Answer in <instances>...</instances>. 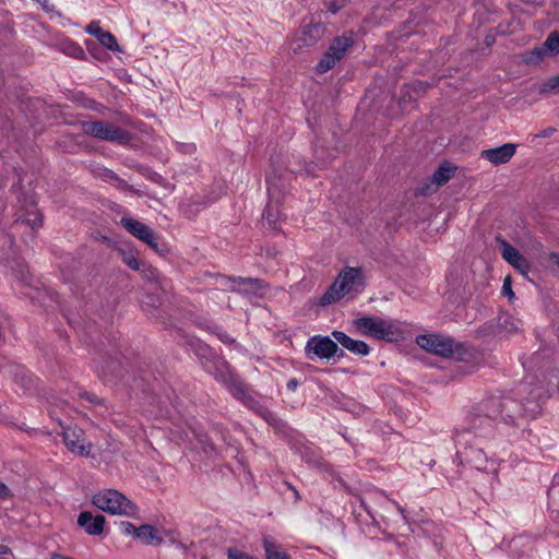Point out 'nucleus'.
<instances>
[{
  "mask_svg": "<svg viewBox=\"0 0 559 559\" xmlns=\"http://www.w3.org/2000/svg\"><path fill=\"white\" fill-rule=\"evenodd\" d=\"M549 506L555 510H559V476H555L554 484L548 490Z\"/></svg>",
  "mask_w": 559,
  "mask_h": 559,
  "instance_id": "30",
  "label": "nucleus"
},
{
  "mask_svg": "<svg viewBox=\"0 0 559 559\" xmlns=\"http://www.w3.org/2000/svg\"><path fill=\"white\" fill-rule=\"evenodd\" d=\"M10 552V548L5 545L0 544V556L8 555Z\"/></svg>",
  "mask_w": 559,
  "mask_h": 559,
  "instance_id": "47",
  "label": "nucleus"
},
{
  "mask_svg": "<svg viewBox=\"0 0 559 559\" xmlns=\"http://www.w3.org/2000/svg\"><path fill=\"white\" fill-rule=\"evenodd\" d=\"M332 336L336 341V344H340L355 355L367 356L370 352L369 346L364 341L354 340L342 331L334 330Z\"/></svg>",
  "mask_w": 559,
  "mask_h": 559,
  "instance_id": "19",
  "label": "nucleus"
},
{
  "mask_svg": "<svg viewBox=\"0 0 559 559\" xmlns=\"http://www.w3.org/2000/svg\"><path fill=\"white\" fill-rule=\"evenodd\" d=\"M99 176L105 180V181H112L114 182V186L117 188V189H120V190H123V191H129V192H133V193H136L139 195H141V192L139 190H136L133 186L129 185L126 180H123L122 178H120L115 171H112L111 169H108V168H104L102 169Z\"/></svg>",
  "mask_w": 559,
  "mask_h": 559,
  "instance_id": "25",
  "label": "nucleus"
},
{
  "mask_svg": "<svg viewBox=\"0 0 559 559\" xmlns=\"http://www.w3.org/2000/svg\"><path fill=\"white\" fill-rule=\"evenodd\" d=\"M263 548L266 559H290L289 555L283 551L272 537L263 538Z\"/></svg>",
  "mask_w": 559,
  "mask_h": 559,
  "instance_id": "26",
  "label": "nucleus"
},
{
  "mask_svg": "<svg viewBox=\"0 0 559 559\" xmlns=\"http://www.w3.org/2000/svg\"><path fill=\"white\" fill-rule=\"evenodd\" d=\"M206 329L212 333L216 334L219 337V340L224 343H229L234 341L226 332L221 331L218 328L212 329L210 326H206Z\"/></svg>",
  "mask_w": 559,
  "mask_h": 559,
  "instance_id": "37",
  "label": "nucleus"
},
{
  "mask_svg": "<svg viewBox=\"0 0 559 559\" xmlns=\"http://www.w3.org/2000/svg\"><path fill=\"white\" fill-rule=\"evenodd\" d=\"M393 504L395 506L396 510L401 513V515L403 516L404 520H406V516H405V509L399 504L396 501H392Z\"/></svg>",
  "mask_w": 559,
  "mask_h": 559,
  "instance_id": "46",
  "label": "nucleus"
},
{
  "mask_svg": "<svg viewBox=\"0 0 559 559\" xmlns=\"http://www.w3.org/2000/svg\"><path fill=\"white\" fill-rule=\"evenodd\" d=\"M353 45V39L347 36L336 37L328 51L323 55L321 60L318 62L316 69L319 73H325L331 70L337 61H340L347 49Z\"/></svg>",
  "mask_w": 559,
  "mask_h": 559,
  "instance_id": "11",
  "label": "nucleus"
},
{
  "mask_svg": "<svg viewBox=\"0 0 559 559\" xmlns=\"http://www.w3.org/2000/svg\"><path fill=\"white\" fill-rule=\"evenodd\" d=\"M69 53L80 58L82 55H84V51L79 45L71 44Z\"/></svg>",
  "mask_w": 559,
  "mask_h": 559,
  "instance_id": "41",
  "label": "nucleus"
},
{
  "mask_svg": "<svg viewBox=\"0 0 559 559\" xmlns=\"http://www.w3.org/2000/svg\"><path fill=\"white\" fill-rule=\"evenodd\" d=\"M364 289V277L359 267H344L333 284L317 300V307H326L342 300L354 299Z\"/></svg>",
  "mask_w": 559,
  "mask_h": 559,
  "instance_id": "3",
  "label": "nucleus"
},
{
  "mask_svg": "<svg viewBox=\"0 0 559 559\" xmlns=\"http://www.w3.org/2000/svg\"><path fill=\"white\" fill-rule=\"evenodd\" d=\"M416 343L423 349L442 357H449L454 353L453 340L442 335L423 334L417 336Z\"/></svg>",
  "mask_w": 559,
  "mask_h": 559,
  "instance_id": "13",
  "label": "nucleus"
},
{
  "mask_svg": "<svg viewBox=\"0 0 559 559\" xmlns=\"http://www.w3.org/2000/svg\"><path fill=\"white\" fill-rule=\"evenodd\" d=\"M515 152V144L506 143L493 148L484 150L481 152V157L493 165H500L509 162L514 156Z\"/></svg>",
  "mask_w": 559,
  "mask_h": 559,
  "instance_id": "17",
  "label": "nucleus"
},
{
  "mask_svg": "<svg viewBox=\"0 0 559 559\" xmlns=\"http://www.w3.org/2000/svg\"><path fill=\"white\" fill-rule=\"evenodd\" d=\"M121 225L128 230L132 236L140 239L141 241H145L148 237H152L153 229H151L144 223L133 219V218H121Z\"/></svg>",
  "mask_w": 559,
  "mask_h": 559,
  "instance_id": "22",
  "label": "nucleus"
},
{
  "mask_svg": "<svg viewBox=\"0 0 559 559\" xmlns=\"http://www.w3.org/2000/svg\"><path fill=\"white\" fill-rule=\"evenodd\" d=\"M78 524L88 535L99 536L104 532L105 516L100 514L93 515L90 511H83L78 516Z\"/></svg>",
  "mask_w": 559,
  "mask_h": 559,
  "instance_id": "18",
  "label": "nucleus"
},
{
  "mask_svg": "<svg viewBox=\"0 0 559 559\" xmlns=\"http://www.w3.org/2000/svg\"><path fill=\"white\" fill-rule=\"evenodd\" d=\"M138 531L136 538L145 545L159 546L163 543V538L158 535V532L153 525H141Z\"/></svg>",
  "mask_w": 559,
  "mask_h": 559,
  "instance_id": "23",
  "label": "nucleus"
},
{
  "mask_svg": "<svg viewBox=\"0 0 559 559\" xmlns=\"http://www.w3.org/2000/svg\"><path fill=\"white\" fill-rule=\"evenodd\" d=\"M539 357L538 354H534L533 357L530 359V361H523V367L525 369H532L533 368V365H534V361L537 360Z\"/></svg>",
  "mask_w": 559,
  "mask_h": 559,
  "instance_id": "44",
  "label": "nucleus"
},
{
  "mask_svg": "<svg viewBox=\"0 0 559 559\" xmlns=\"http://www.w3.org/2000/svg\"><path fill=\"white\" fill-rule=\"evenodd\" d=\"M140 272L144 280L154 283L158 288L166 289L168 286L167 280L160 274V272L152 266L142 264Z\"/></svg>",
  "mask_w": 559,
  "mask_h": 559,
  "instance_id": "24",
  "label": "nucleus"
},
{
  "mask_svg": "<svg viewBox=\"0 0 559 559\" xmlns=\"http://www.w3.org/2000/svg\"><path fill=\"white\" fill-rule=\"evenodd\" d=\"M166 535L169 537V542L171 543V545L176 546L179 549H187L186 545L176 539L174 532H168Z\"/></svg>",
  "mask_w": 559,
  "mask_h": 559,
  "instance_id": "40",
  "label": "nucleus"
},
{
  "mask_svg": "<svg viewBox=\"0 0 559 559\" xmlns=\"http://www.w3.org/2000/svg\"><path fill=\"white\" fill-rule=\"evenodd\" d=\"M217 283L225 289L238 293L249 300L262 297L266 293L267 284L255 277L221 275Z\"/></svg>",
  "mask_w": 559,
  "mask_h": 559,
  "instance_id": "8",
  "label": "nucleus"
},
{
  "mask_svg": "<svg viewBox=\"0 0 559 559\" xmlns=\"http://www.w3.org/2000/svg\"><path fill=\"white\" fill-rule=\"evenodd\" d=\"M81 130L85 135L94 139L127 145L131 142L132 135L127 130L103 120L81 121Z\"/></svg>",
  "mask_w": 559,
  "mask_h": 559,
  "instance_id": "7",
  "label": "nucleus"
},
{
  "mask_svg": "<svg viewBox=\"0 0 559 559\" xmlns=\"http://www.w3.org/2000/svg\"><path fill=\"white\" fill-rule=\"evenodd\" d=\"M543 46L545 47L546 52L549 51L554 55L559 52V34L557 32H552L548 35Z\"/></svg>",
  "mask_w": 559,
  "mask_h": 559,
  "instance_id": "32",
  "label": "nucleus"
},
{
  "mask_svg": "<svg viewBox=\"0 0 559 559\" xmlns=\"http://www.w3.org/2000/svg\"><path fill=\"white\" fill-rule=\"evenodd\" d=\"M8 239H9L10 246H12L13 245V239L10 236H8Z\"/></svg>",
  "mask_w": 559,
  "mask_h": 559,
  "instance_id": "51",
  "label": "nucleus"
},
{
  "mask_svg": "<svg viewBox=\"0 0 559 559\" xmlns=\"http://www.w3.org/2000/svg\"><path fill=\"white\" fill-rule=\"evenodd\" d=\"M455 170L456 167H452L447 164L439 166L431 176V183H433L436 188L447 183L453 177Z\"/></svg>",
  "mask_w": 559,
  "mask_h": 559,
  "instance_id": "27",
  "label": "nucleus"
},
{
  "mask_svg": "<svg viewBox=\"0 0 559 559\" xmlns=\"http://www.w3.org/2000/svg\"><path fill=\"white\" fill-rule=\"evenodd\" d=\"M355 328L359 333L377 340L396 342L404 337L405 328L399 321H388L382 317H358Z\"/></svg>",
  "mask_w": 559,
  "mask_h": 559,
  "instance_id": "5",
  "label": "nucleus"
},
{
  "mask_svg": "<svg viewBox=\"0 0 559 559\" xmlns=\"http://www.w3.org/2000/svg\"><path fill=\"white\" fill-rule=\"evenodd\" d=\"M298 384H299L298 380L296 378H292L287 382V389L289 391H295L297 389Z\"/></svg>",
  "mask_w": 559,
  "mask_h": 559,
  "instance_id": "45",
  "label": "nucleus"
},
{
  "mask_svg": "<svg viewBox=\"0 0 559 559\" xmlns=\"http://www.w3.org/2000/svg\"><path fill=\"white\" fill-rule=\"evenodd\" d=\"M306 353L310 359H331L344 357L343 349L338 348L336 341L331 340L329 336L313 335L306 344Z\"/></svg>",
  "mask_w": 559,
  "mask_h": 559,
  "instance_id": "9",
  "label": "nucleus"
},
{
  "mask_svg": "<svg viewBox=\"0 0 559 559\" xmlns=\"http://www.w3.org/2000/svg\"><path fill=\"white\" fill-rule=\"evenodd\" d=\"M85 32L94 37L107 49L111 51H119L120 47L117 43L116 37L109 33L104 31L100 27V23L98 21H92L86 27Z\"/></svg>",
  "mask_w": 559,
  "mask_h": 559,
  "instance_id": "20",
  "label": "nucleus"
},
{
  "mask_svg": "<svg viewBox=\"0 0 559 559\" xmlns=\"http://www.w3.org/2000/svg\"><path fill=\"white\" fill-rule=\"evenodd\" d=\"M63 441L67 449L79 456H88L91 453L92 443L86 440L84 431L79 427L64 429Z\"/></svg>",
  "mask_w": 559,
  "mask_h": 559,
  "instance_id": "15",
  "label": "nucleus"
},
{
  "mask_svg": "<svg viewBox=\"0 0 559 559\" xmlns=\"http://www.w3.org/2000/svg\"><path fill=\"white\" fill-rule=\"evenodd\" d=\"M552 259L556 262V264L559 266V255L558 254H552Z\"/></svg>",
  "mask_w": 559,
  "mask_h": 559,
  "instance_id": "49",
  "label": "nucleus"
},
{
  "mask_svg": "<svg viewBox=\"0 0 559 559\" xmlns=\"http://www.w3.org/2000/svg\"><path fill=\"white\" fill-rule=\"evenodd\" d=\"M12 496L11 490L9 487L0 481V498L1 499H8Z\"/></svg>",
  "mask_w": 559,
  "mask_h": 559,
  "instance_id": "42",
  "label": "nucleus"
},
{
  "mask_svg": "<svg viewBox=\"0 0 559 559\" xmlns=\"http://www.w3.org/2000/svg\"><path fill=\"white\" fill-rule=\"evenodd\" d=\"M12 188H13V190H14V191H15V190L20 191V190H21V188H20L19 183H13V187H12Z\"/></svg>",
  "mask_w": 559,
  "mask_h": 559,
  "instance_id": "50",
  "label": "nucleus"
},
{
  "mask_svg": "<svg viewBox=\"0 0 559 559\" xmlns=\"http://www.w3.org/2000/svg\"><path fill=\"white\" fill-rule=\"evenodd\" d=\"M80 397L83 399V400H86L87 402H90L92 404L96 403V401H97V397L95 395H93L92 393H88V392L80 393Z\"/></svg>",
  "mask_w": 559,
  "mask_h": 559,
  "instance_id": "43",
  "label": "nucleus"
},
{
  "mask_svg": "<svg viewBox=\"0 0 559 559\" xmlns=\"http://www.w3.org/2000/svg\"><path fill=\"white\" fill-rule=\"evenodd\" d=\"M557 132V129L555 127H548L544 130H542L539 133L535 134V138H549L552 134Z\"/></svg>",
  "mask_w": 559,
  "mask_h": 559,
  "instance_id": "39",
  "label": "nucleus"
},
{
  "mask_svg": "<svg viewBox=\"0 0 559 559\" xmlns=\"http://www.w3.org/2000/svg\"><path fill=\"white\" fill-rule=\"evenodd\" d=\"M500 402L496 397L481 401L468 413L465 426L456 431L454 441L456 447L467 448V443L478 440L490 433L492 418L500 413Z\"/></svg>",
  "mask_w": 559,
  "mask_h": 559,
  "instance_id": "2",
  "label": "nucleus"
},
{
  "mask_svg": "<svg viewBox=\"0 0 559 559\" xmlns=\"http://www.w3.org/2000/svg\"><path fill=\"white\" fill-rule=\"evenodd\" d=\"M456 454L463 456L471 465H473L478 471H487L488 462L493 463L492 460H489L481 448H473L472 442L467 443V448L456 447Z\"/></svg>",
  "mask_w": 559,
  "mask_h": 559,
  "instance_id": "16",
  "label": "nucleus"
},
{
  "mask_svg": "<svg viewBox=\"0 0 559 559\" xmlns=\"http://www.w3.org/2000/svg\"><path fill=\"white\" fill-rule=\"evenodd\" d=\"M12 272L17 281H20L23 285L28 287H34L36 289V296H31L33 300H37L43 307L45 311L52 310L51 302L56 301L51 294L48 292H39L37 287L33 284V277L29 273L28 266L23 261H15L12 266Z\"/></svg>",
  "mask_w": 559,
  "mask_h": 559,
  "instance_id": "12",
  "label": "nucleus"
},
{
  "mask_svg": "<svg viewBox=\"0 0 559 559\" xmlns=\"http://www.w3.org/2000/svg\"><path fill=\"white\" fill-rule=\"evenodd\" d=\"M364 289V277L359 267H344L333 284L317 300V307H326L342 300L354 299Z\"/></svg>",
  "mask_w": 559,
  "mask_h": 559,
  "instance_id": "4",
  "label": "nucleus"
},
{
  "mask_svg": "<svg viewBox=\"0 0 559 559\" xmlns=\"http://www.w3.org/2000/svg\"><path fill=\"white\" fill-rule=\"evenodd\" d=\"M187 345L198 357L206 372L212 374L216 381L222 383L228 392L250 408H255L258 402L251 395L243 382L231 372L228 364L200 338L189 336Z\"/></svg>",
  "mask_w": 559,
  "mask_h": 559,
  "instance_id": "1",
  "label": "nucleus"
},
{
  "mask_svg": "<svg viewBox=\"0 0 559 559\" xmlns=\"http://www.w3.org/2000/svg\"><path fill=\"white\" fill-rule=\"evenodd\" d=\"M428 190H429V187L427 186L426 188H421L419 193L427 194Z\"/></svg>",
  "mask_w": 559,
  "mask_h": 559,
  "instance_id": "48",
  "label": "nucleus"
},
{
  "mask_svg": "<svg viewBox=\"0 0 559 559\" xmlns=\"http://www.w3.org/2000/svg\"><path fill=\"white\" fill-rule=\"evenodd\" d=\"M120 532L126 536H133L136 538V533L139 532L136 526H134L130 522L122 521L119 525Z\"/></svg>",
  "mask_w": 559,
  "mask_h": 559,
  "instance_id": "35",
  "label": "nucleus"
},
{
  "mask_svg": "<svg viewBox=\"0 0 559 559\" xmlns=\"http://www.w3.org/2000/svg\"><path fill=\"white\" fill-rule=\"evenodd\" d=\"M540 94H557L559 93V75L552 76L539 86Z\"/></svg>",
  "mask_w": 559,
  "mask_h": 559,
  "instance_id": "31",
  "label": "nucleus"
},
{
  "mask_svg": "<svg viewBox=\"0 0 559 559\" xmlns=\"http://www.w3.org/2000/svg\"><path fill=\"white\" fill-rule=\"evenodd\" d=\"M17 201L21 204V210L24 211V213L15 219L14 225H17L21 222L22 224L28 225L33 230L41 226L43 216L36 207V201L33 195H27L23 192H20L17 195Z\"/></svg>",
  "mask_w": 559,
  "mask_h": 559,
  "instance_id": "14",
  "label": "nucleus"
},
{
  "mask_svg": "<svg viewBox=\"0 0 559 559\" xmlns=\"http://www.w3.org/2000/svg\"><path fill=\"white\" fill-rule=\"evenodd\" d=\"M266 185L270 201L263 211V218L270 224H275L278 217L277 209L274 210V203H280L284 193V182L282 177L276 171H270L266 174Z\"/></svg>",
  "mask_w": 559,
  "mask_h": 559,
  "instance_id": "10",
  "label": "nucleus"
},
{
  "mask_svg": "<svg viewBox=\"0 0 559 559\" xmlns=\"http://www.w3.org/2000/svg\"><path fill=\"white\" fill-rule=\"evenodd\" d=\"M501 294L507 296L509 298V300H512L514 298V293L512 290L511 278L509 276H507L504 278V281H503Z\"/></svg>",
  "mask_w": 559,
  "mask_h": 559,
  "instance_id": "36",
  "label": "nucleus"
},
{
  "mask_svg": "<svg viewBox=\"0 0 559 559\" xmlns=\"http://www.w3.org/2000/svg\"><path fill=\"white\" fill-rule=\"evenodd\" d=\"M546 53L543 45L536 46L524 55L523 61L527 64H536L545 58Z\"/></svg>",
  "mask_w": 559,
  "mask_h": 559,
  "instance_id": "28",
  "label": "nucleus"
},
{
  "mask_svg": "<svg viewBox=\"0 0 559 559\" xmlns=\"http://www.w3.org/2000/svg\"><path fill=\"white\" fill-rule=\"evenodd\" d=\"M93 504L110 514L134 518L138 507L123 493L115 489H106L94 495Z\"/></svg>",
  "mask_w": 559,
  "mask_h": 559,
  "instance_id": "6",
  "label": "nucleus"
},
{
  "mask_svg": "<svg viewBox=\"0 0 559 559\" xmlns=\"http://www.w3.org/2000/svg\"><path fill=\"white\" fill-rule=\"evenodd\" d=\"M502 245V258L509 262L512 266L518 269L523 275H526L530 271V265L526 259L510 243L506 240L501 241Z\"/></svg>",
  "mask_w": 559,
  "mask_h": 559,
  "instance_id": "21",
  "label": "nucleus"
},
{
  "mask_svg": "<svg viewBox=\"0 0 559 559\" xmlns=\"http://www.w3.org/2000/svg\"><path fill=\"white\" fill-rule=\"evenodd\" d=\"M121 255L126 265H128L131 270L140 271L142 264L138 261V258L132 251H122Z\"/></svg>",
  "mask_w": 559,
  "mask_h": 559,
  "instance_id": "33",
  "label": "nucleus"
},
{
  "mask_svg": "<svg viewBox=\"0 0 559 559\" xmlns=\"http://www.w3.org/2000/svg\"><path fill=\"white\" fill-rule=\"evenodd\" d=\"M136 169H138L139 171H142V170H143V167L139 166V167H136Z\"/></svg>",
  "mask_w": 559,
  "mask_h": 559,
  "instance_id": "52",
  "label": "nucleus"
},
{
  "mask_svg": "<svg viewBox=\"0 0 559 559\" xmlns=\"http://www.w3.org/2000/svg\"><path fill=\"white\" fill-rule=\"evenodd\" d=\"M227 559H257L254 556H251L245 551H241L238 548H227L226 550Z\"/></svg>",
  "mask_w": 559,
  "mask_h": 559,
  "instance_id": "34",
  "label": "nucleus"
},
{
  "mask_svg": "<svg viewBox=\"0 0 559 559\" xmlns=\"http://www.w3.org/2000/svg\"><path fill=\"white\" fill-rule=\"evenodd\" d=\"M144 242L158 254H165L168 252L167 245L164 241H160V238L154 231L152 237H148Z\"/></svg>",
  "mask_w": 559,
  "mask_h": 559,
  "instance_id": "29",
  "label": "nucleus"
},
{
  "mask_svg": "<svg viewBox=\"0 0 559 559\" xmlns=\"http://www.w3.org/2000/svg\"><path fill=\"white\" fill-rule=\"evenodd\" d=\"M449 300L452 304H456L457 306L465 304V301L467 300V296H466L465 289L463 288V294H462V296H460V298L455 297L454 293H450L449 294Z\"/></svg>",
  "mask_w": 559,
  "mask_h": 559,
  "instance_id": "38",
  "label": "nucleus"
}]
</instances>
